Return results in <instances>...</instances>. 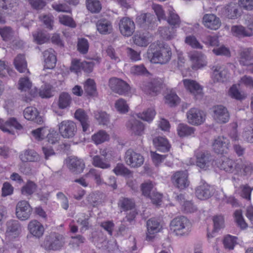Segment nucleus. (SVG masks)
Returning <instances> with one entry per match:
<instances>
[{
  "label": "nucleus",
  "mask_w": 253,
  "mask_h": 253,
  "mask_svg": "<svg viewBox=\"0 0 253 253\" xmlns=\"http://www.w3.org/2000/svg\"><path fill=\"white\" fill-rule=\"evenodd\" d=\"M65 238L63 235L53 233L45 237L43 245L46 250H59L65 245Z\"/></svg>",
  "instance_id": "nucleus-4"
},
{
  "label": "nucleus",
  "mask_w": 253,
  "mask_h": 253,
  "mask_svg": "<svg viewBox=\"0 0 253 253\" xmlns=\"http://www.w3.org/2000/svg\"><path fill=\"white\" fill-rule=\"evenodd\" d=\"M142 89L146 94L154 96L160 91L161 86L160 84L157 82H143L140 85Z\"/></svg>",
  "instance_id": "nucleus-26"
},
{
  "label": "nucleus",
  "mask_w": 253,
  "mask_h": 253,
  "mask_svg": "<svg viewBox=\"0 0 253 253\" xmlns=\"http://www.w3.org/2000/svg\"><path fill=\"white\" fill-rule=\"evenodd\" d=\"M37 185L34 182L28 181L27 183L22 187L21 193L24 195H31L35 191Z\"/></svg>",
  "instance_id": "nucleus-49"
},
{
  "label": "nucleus",
  "mask_w": 253,
  "mask_h": 253,
  "mask_svg": "<svg viewBox=\"0 0 253 253\" xmlns=\"http://www.w3.org/2000/svg\"><path fill=\"white\" fill-rule=\"evenodd\" d=\"M14 127L17 129H21L22 126L17 122L15 118H11L6 121L0 119V128L5 132L9 133H13L11 127Z\"/></svg>",
  "instance_id": "nucleus-24"
},
{
  "label": "nucleus",
  "mask_w": 253,
  "mask_h": 253,
  "mask_svg": "<svg viewBox=\"0 0 253 253\" xmlns=\"http://www.w3.org/2000/svg\"><path fill=\"white\" fill-rule=\"evenodd\" d=\"M109 135L104 130H100L91 136L92 140L96 145L100 144L109 140Z\"/></svg>",
  "instance_id": "nucleus-37"
},
{
  "label": "nucleus",
  "mask_w": 253,
  "mask_h": 253,
  "mask_svg": "<svg viewBox=\"0 0 253 253\" xmlns=\"http://www.w3.org/2000/svg\"><path fill=\"white\" fill-rule=\"evenodd\" d=\"M32 212V208L28 201L22 200L18 202L16 206V215L17 217L25 220L30 218Z\"/></svg>",
  "instance_id": "nucleus-9"
},
{
  "label": "nucleus",
  "mask_w": 253,
  "mask_h": 253,
  "mask_svg": "<svg viewBox=\"0 0 253 253\" xmlns=\"http://www.w3.org/2000/svg\"><path fill=\"white\" fill-rule=\"evenodd\" d=\"M196 165L201 169L206 170L212 165L213 156L208 151H199L195 153Z\"/></svg>",
  "instance_id": "nucleus-6"
},
{
  "label": "nucleus",
  "mask_w": 253,
  "mask_h": 253,
  "mask_svg": "<svg viewBox=\"0 0 253 253\" xmlns=\"http://www.w3.org/2000/svg\"><path fill=\"white\" fill-rule=\"evenodd\" d=\"M155 115L156 112L155 110L153 109L149 108L142 113L138 114L137 116L144 121L151 122L153 119Z\"/></svg>",
  "instance_id": "nucleus-53"
},
{
  "label": "nucleus",
  "mask_w": 253,
  "mask_h": 253,
  "mask_svg": "<svg viewBox=\"0 0 253 253\" xmlns=\"http://www.w3.org/2000/svg\"><path fill=\"white\" fill-rule=\"evenodd\" d=\"M20 158L23 162H37L40 160V156L34 150H26L21 153Z\"/></svg>",
  "instance_id": "nucleus-33"
},
{
  "label": "nucleus",
  "mask_w": 253,
  "mask_h": 253,
  "mask_svg": "<svg viewBox=\"0 0 253 253\" xmlns=\"http://www.w3.org/2000/svg\"><path fill=\"white\" fill-rule=\"evenodd\" d=\"M177 133L180 137L194 136L195 128L184 124H180L177 128Z\"/></svg>",
  "instance_id": "nucleus-36"
},
{
  "label": "nucleus",
  "mask_w": 253,
  "mask_h": 253,
  "mask_svg": "<svg viewBox=\"0 0 253 253\" xmlns=\"http://www.w3.org/2000/svg\"><path fill=\"white\" fill-rule=\"evenodd\" d=\"M102 196V193L99 192L92 193L88 196L87 200L89 204L94 207L101 203L102 200L101 197Z\"/></svg>",
  "instance_id": "nucleus-47"
},
{
  "label": "nucleus",
  "mask_w": 253,
  "mask_h": 253,
  "mask_svg": "<svg viewBox=\"0 0 253 253\" xmlns=\"http://www.w3.org/2000/svg\"><path fill=\"white\" fill-rule=\"evenodd\" d=\"M59 22L63 25L75 28L76 26L75 22L73 18L69 16L62 15L59 17Z\"/></svg>",
  "instance_id": "nucleus-59"
},
{
  "label": "nucleus",
  "mask_w": 253,
  "mask_h": 253,
  "mask_svg": "<svg viewBox=\"0 0 253 253\" xmlns=\"http://www.w3.org/2000/svg\"><path fill=\"white\" fill-rule=\"evenodd\" d=\"M221 14L230 19H236L241 15L239 5L231 2L221 9Z\"/></svg>",
  "instance_id": "nucleus-17"
},
{
  "label": "nucleus",
  "mask_w": 253,
  "mask_h": 253,
  "mask_svg": "<svg viewBox=\"0 0 253 253\" xmlns=\"http://www.w3.org/2000/svg\"><path fill=\"white\" fill-rule=\"evenodd\" d=\"M94 117L100 125H107L109 123V116L105 112H96L94 114Z\"/></svg>",
  "instance_id": "nucleus-54"
},
{
  "label": "nucleus",
  "mask_w": 253,
  "mask_h": 253,
  "mask_svg": "<svg viewBox=\"0 0 253 253\" xmlns=\"http://www.w3.org/2000/svg\"><path fill=\"white\" fill-rule=\"evenodd\" d=\"M115 107L121 113L125 114L128 111V106L126 101L123 98H120L116 101Z\"/></svg>",
  "instance_id": "nucleus-55"
},
{
  "label": "nucleus",
  "mask_w": 253,
  "mask_h": 253,
  "mask_svg": "<svg viewBox=\"0 0 253 253\" xmlns=\"http://www.w3.org/2000/svg\"><path fill=\"white\" fill-rule=\"evenodd\" d=\"M118 204L119 207L124 211L132 210L135 207V203L132 200L125 197H121Z\"/></svg>",
  "instance_id": "nucleus-38"
},
{
  "label": "nucleus",
  "mask_w": 253,
  "mask_h": 253,
  "mask_svg": "<svg viewBox=\"0 0 253 253\" xmlns=\"http://www.w3.org/2000/svg\"><path fill=\"white\" fill-rule=\"evenodd\" d=\"M188 122L193 125L198 126L205 120L206 115L203 111L195 108L190 109L186 113Z\"/></svg>",
  "instance_id": "nucleus-12"
},
{
  "label": "nucleus",
  "mask_w": 253,
  "mask_h": 253,
  "mask_svg": "<svg viewBox=\"0 0 253 253\" xmlns=\"http://www.w3.org/2000/svg\"><path fill=\"white\" fill-rule=\"evenodd\" d=\"M252 49L244 48L240 53V63L243 66H249L252 64L251 56Z\"/></svg>",
  "instance_id": "nucleus-34"
},
{
  "label": "nucleus",
  "mask_w": 253,
  "mask_h": 253,
  "mask_svg": "<svg viewBox=\"0 0 253 253\" xmlns=\"http://www.w3.org/2000/svg\"><path fill=\"white\" fill-rule=\"evenodd\" d=\"M43 56L44 61V70L53 69L57 61L55 51L52 48H49L43 52Z\"/></svg>",
  "instance_id": "nucleus-20"
},
{
  "label": "nucleus",
  "mask_w": 253,
  "mask_h": 253,
  "mask_svg": "<svg viewBox=\"0 0 253 253\" xmlns=\"http://www.w3.org/2000/svg\"><path fill=\"white\" fill-rule=\"evenodd\" d=\"M212 220L213 222V229L211 234L210 233L207 234V237L209 239L213 237L214 233L218 232L220 229L223 228L224 226V220L222 215L214 216L213 217Z\"/></svg>",
  "instance_id": "nucleus-35"
},
{
  "label": "nucleus",
  "mask_w": 253,
  "mask_h": 253,
  "mask_svg": "<svg viewBox=\"0 0 253 253\" xmlns=\"http://www.w3.org/2000/svg\"><path fill=\"white\" fill-rule=\"evenodd\" d=\"M185 88L188 90L196 100H200L203 96V88L196 81L190 79L182 80Z\"/></svg>",
  "instance_id": "nucleus-7"
},
{
  "label": "nucleus",
  "mask_w": 253,
  "mask_h": 253,
  "mask_svg": "<svg viewBox=\"0 0 253 253\" xmlns=\"http://www.w3.org/2000/svg\"><path fill=\"white\" fill-rule=\"evenodd\" d=\"M159 33L164 39L167 40L172 39L175 36L173 29H170L169 27H160Z\"/></svg>",
  "instance_id": "nucleus-48"
},
{
  "label": "nucleus",
  "mask_w": 253,
  "mask_h": 253,
  "mask_svg": "<svg viewBox=\"0 0 253 253\" xmlns=\"http://www.w3.org/2000/svg\"><path fill=\"white\" fill-rule=\"evenodd\" d=\"M134 43L140 46H146L148 44V38L143 34H136L133 37Z\"/></svg>",
  "instance_id": "nucleus-51"
},
{
  "label": "nucleus",
  "mask_w": 253,
  "mask_h": 253,
  "mask_svg": "<svg viewBox=\"0 0 253 253\" xmlns=\"http://www.w3.org/2000/svg\"><path fill=\"white\" fill-rule=\"evenodd\" d=\"M23 115L26 119L37 124H41L43 122L42 118L39 115V112L35 107H27L23 112Z\"/></svg>",
  "instance_id": "nucleus-25"
},
{
  "label": "nucleus",
  "mask_w": 253,
  "mask_h": 253,
  "mask_svg": "<svg viewBox=\"0 0 253 253\" xmlns=\"http://www.w3.org/2000/svg\"><path fill=\"white\" fill-rule=\"evenodd\" d=\"M78 50L83 54H85L88 50V42L86 39L82 38L79 39L78 42Z\"/></svg>",
  "instance_id": "nucleus-64"
},
{
  "label": "nucleus",
  "mask_w": 253,
  "mask_h": 253,
  "mask_svg": "<svg viewBox=\"0 0 253 253\" xmlns=\"http://www.w3.org/2000/svg\"><path fill=\"white\" fill-rule=\"evenodd\" d=\"M75 117L80 122L83 131L86 132L90 125L88 117L84 110L82 109L77 110L75 113Z\"/></svg>",
  "instance_id": "nucleus-30"
},
{
  "label": "nucleus",
  "mask_w": 253,
  "mask_h": 253,
  "mask_svg": "<svg viewBox=\"0 0 253 253\" xmlns=\"http://www.w3.org/2000/svg\"><path fill=\"white\" fill-rule=\"evenodd\" d=\"M125 160L127 165L133 168L140 167L144 162V158L132 149H128L125 154Z\"/></svg>",
  "instance_id": "nucleus-11"
},
{
  "label": "nucleus",
  "mask_w": 253,
  "mask_h": 253,
  "mask_svg": "<svg viewBox=\"0 0 253 253\" xmlns=\"http://www.w3.org/2000/svg\"><path fill=\"white\" fill-rule=\"evenodd\" d=\"M253 25L250 24L247 28L242 25H234L231 29L233 35L238 37H250L252 36V29Z\"/></svg>",
  "instance_id": "nucleus-23"
},
{
  "label": "nucleus",
  "mask_w": 253,
  "mask_h": 253,
  "mask_svg": "<svg viewBox=\"0 0 253 253\" xmlns=\"http://www.w3.org/2000/svg\"><path fill=\"white\" fill-rule=\"evenodd\" d=\"M213 71V78L219 82H224L227 79V70L223 66L216 65L211 68Z\"/></svg>",
  "instance_id": "nucleus-29"
},
{
  "label": "nucleus",
  "mask_w": 253,
  "mask_h": 253,
  "mask_svg": "<svg viewBox=\"0 0 253 253\" xmlns=\"http://www.w3.org/2000/svg\"><path fill=\"white\" fill-rule=\"evenodd\" d=\"M14 32L10 27H0V35L2 39L5 41L11 40L13 36Z\"/></svg>",
  "instance_id": "nucleus-52"
},
{
  "label": "nucleus",
  "mask_w": 253,
  "mask_h": 253,
  "mask_svg": "<svg viewBox=\"0 0 253 253\" xmlns=\"http://www.w3.org/2000/svg\"><path fill=\"white\" fill-rule=\"evenodd\" d=\"M153 142L158 150L160 151L167 152L170 149V145L165 138L160 136L156 137L153 139Z\"/></svg>",
  "instance_id": "nucleus-32"
},
{
  "label": "nucleus",
  "mask_w": 253,
  "mask_h": 253,
  "mask_svg": "<svg viewBox=\"0 0 253 253\" xmlns=\"http://www.w3.org/2000/svg\"><path fill=\"white\" fill-rule=\"evenodd\" d=\"M147 228L146 240L150 241L155 237L156 234L161 231L162 225L158 219L151 218L147 221Z\"/></svg>",
  "instance_id": "nucleus-15"
},
{
  "label": "nucleus",
  "mask_w": 253,
  "mask_h": 253,
  "mask_svg": "<svg viewBox=\"0 0 253 253\" xmlns=\"http://www.w3.org/2000/svg\"><path fill=\"white\" fill-rule=\"evenodd\" d=\"M213 194V188L204 181H201L200 184L195 190L196 196L198 199L202 200L210 198Z\"/></svg>",
  "instance_id": "nucleus-14"
},
{
  "label": "nucleus",
  "mask_w": 253,
  "mask_h": 253,
  "mask_svg": "<svg viewBox=\"0 0 253 253\" xmlns=\"http://www.w3.org/2000/svg\"><path fill=\"white\" fill-rule=\"evenodd\" d=\"M109 85L113 91L120 95H126L130 90V86L128 84L115 77L110 79Z\"/></svg>",
  "instance_id": "nucleus-8"
},
{
  "label": "nucleus",
  "mask_w": 253,
  "mask_h": 253,
  "mask_svg": "<svg viewBox=\"0 0 253 253\" xmlns=\"http://www.w3.org/2000/svg\"><path fill=\"white\" fill-rule=\"evenodd\" d=\"M148 54L149 57H151V62L161 64L168 63L171 56L170 47L163 43L151 44L149 47Z\"/></svg>",
  "instance_id": "nucleus-2"
},
{
  "label": "nucleus",
  "mask_w": 253,
  "mask_h": 253,
  "mask_svg": "<svg viewBox=\"0 0 253 253\" xmlns=\"http://www.w3.org/2000/svg\"><path fill=\"white\" fill-rule=\"evenodd\" d=\"M58 126L60 135L64 138H73L77 131L76 124L70 120L62 121L58 124Z\"/></svg>",
  "instance_id": "nucleus-5"
},
{
  "label": "nucleus",
  "mask_w": 253,
  "mask_h": 253,
  "mask_svg": "<svg viewBox=\"0 0 253 253\" xmlns=\"http://www.w3.org/2000/svg\"><path fill=\"white\" fill-rule=\"evenodd\" d=\"M48 131L45 128L42 127L32 130V134L35 139L38 140H41L44 138L46 134V131Z\"/></svg>",
  "instance_id": "nucleus-62"
},
{
  "label": "nucleus",
  "mask_w": 253,
  "mask_h": 253,
  "mask_svg": "<svg viewBox=\"0 0 253 253\" xmlns=\"http://www.w3.org/2000/svg\"><path fill=\"white\" fill-rule=\"evenodd\" d=\"M237 244V238L231 235H227L223 240L224 247L229 250H233Z\"/></svg>",
  "instance_id": "nucleus-56"
},
{
  "label": "nucleus",
  "mask_w": 253,
  "mask_h": 253,
  "mask_svg": "<svg viewBox=\"0 0 253 253\" xmlns=\"http://www.w3.org/2000/svg\"><path fill=\"white\" fill-rule=\"evenodd\" d=\"M92 164L94 167L102 169H108L111 167L110 164L107 161L103 159L98 155L94 156L92 158Z\"/></svg>",
  "instance_id": "nucleus-44"
},
{
  "label": "nucleus",
  "mask_w": 253,
  "mask_h": 253,
  "mask_svg": "<svg viewBox=\"0 0 253 253\" xmlns=\"http://www.w3.org/2000/svg\"><path fill=\"white\" fill-rule=\"evenodd\" d=\"M96 27L98 32L102 35H107L112 31V23L106 18H101L96 23Z\"/></svg>",
  "instance_id": "nucleus-27"
},
{
  "label": "nucleus",
  "mask_w": 253,
  "mask_h": 253,
  "mask_svg": "<svg viewBox=\"0 0 253 253\" xmlns=\"http://www.w3.org/2000/svg\"><path fill=\"white\" fill-rule=\"evenodd\" d=\"M14 64L16 69L20 73H24L27 70V62L24 55H18L14 60Z\"/></svg>",
  "instance_id": "nucleus-40"
},
{
  "label": "nucleus",
  "mask_w": 253,
  "mask_h": 253,
  "mask_svg": "<svg viewBox=\"0 0 253 253\" xmlns=\"http://www.w3.org/2000/svg\"><path fill=\"white\" fill-rule=\"evenodd\" d=\"M86 176L92 178L97 185H101L104 183L101 177V171L94 169H91L86 173Z\"/></svg>",
  "instance_id": "nucleus-46"
},
{
  "label": "nucleus",
  "mask_w": 253,
  "mask_h": 253,
  "mask_svg": "<svg viewBox=\"0 0 253 253\" xmlns=\"http://www.w3.org/2000/svg\"><path fill=\"white\" fill-rule=\"evenodd\" d=\"M171 180L174 186L180 190L185 189L189 184L186 171L176 172L172 176Z\"/></svg>",
  "instance_id": "nucleus-16"
},
{
  "label": "nucleus",
  "mask_w": 253,
  "mask_h": 253,
  "mask_svg": "<svg viewBox=\"0 0 253 253\" xmlns=\"http://www.w3.org/2000/svg\"><path fill=\"white\" fill-rule=\"evenodd\" d=\"M234 217L235 221L238 226L240 227L242 229H245L247 227V223L243 217L242 212L241 210H236L235 211Z\"/></svg>",
  "instance_id": "nucleus-58"
},
{
  "label": "nucleus",
  "mask_w": 253,
  "mask_h": 253,
  "mask_svg": "<svg viewBox=\"0 0 253 253\" xmlns=\"http://www.w3.org/2000/svg\"><path fill=\"white\" fill-rule=\"evenodd\" d=\"M203 23L208 29L216 30L221 26L220 19L213 14H206L203 17Z\"/></svg>",
  "instance_id": "nucleus-18"
},
{
  "label": "nucleus",
  "mask_w": 253,
  "mask_h": 253,
  "mask_svg": "<svg viewBox=\"0 0 253 253\" xmlns=\"http://www.w3.org/2000/svg\"><path fill=\"white\" fill-rule=\"evenodd\" d=\"M168 22L169 25L176 28L179 26L180 21L178 15L172 11L169 12Z\"/></svg>",
  "instance_id": "nucleus-60"
},
{
  "label": "nucleus",
  "mask_w": 253,
  "mask_h": 253,
  "mask_svg": "<svg viewBox=\"0 0 253 253\" xmlns=\"http://www.w3.org/2000/svg\"><path fill=\"white\" fill-rule=\"evenodd\" d=\"M28 229L30 233L37 238L42 237L44 231L42 223L36 220H32L29 223Z\"/></svg>",
  "instance_id": "nucleus-28"
},
{
  "label": "nucleus",
  "mask_w": 253,
  "mask_h": 253,
  "mask_svg": "<svg viewBox=\"0 0 253 253\" xmlns=\"http://www.w3.org/2000/svg\"><path fill=\"white\" fill-rule=\"evenodd\" d=\"M87 9L91 13H99L102 8V5L98 0H86Z\"/></svg>",
  "instance_id": "nucleus-41"
},
{
  "label": "nucleus",
  "mask_w": 253,
  "mask_h": 253,
  "mask_svg": "<svg viewBox=\"0 0 253 253\" xmlns=\"http://www.w3.org/2000/svg\"><path fill=\"white\" fill-rule=\"evenodd\" d=\"M229 95L232 98L238 100H242L246 97V94L242 91H240L238 86L236 84H233L229 89Z\"/></svg>",
  "instance_id": "nucleus-43"
},
{
  "label": "nucleus",
  "mask_w": 253,
  "mask_h": 253,
  "mask_svg": "<svg viewBox=\"0 0 253 253\" xmlns=\"http://www.w3.org/2000/svg\"><path fill=\"white\" fill-rule=\"evenodd\" d=\"M218 167L226 172L247 174L252 169V166L247 162L240 160L237 162L227 157H223L219 162Z\"/></svg>",
  "instance_id": "nucleus-1"
},
{
  "label": "nucleus",
  "mask_w": 253,
  "mask_h": 253,
  "mask_svg": "<svg viewBox=\"0 0 253 253\" xmlns=\"http://www.w3.org/2000/svg\"><path fill=\"white\" fill-rule=\"evenodd\" d=\"M31 86L32 83L28 78H24L20 79L18 88L22 91H29Z\"/></svg>",
  "instance_id": "nucleus-63"
},
{
  "label": "nucleus",
  "mask_w": 253,
  "mask_h": 253,
  "mask_svg": "<svg viewBox=\"0 0 253 253\" xmlns=\"http://www.w3.org/2000/svg\"><path fill=\"white\" fill-rule=\"evenodd\" d=\"M213 113V118L218 123L224 124L229 120V113L227 108L223 105H219L214 106Z\"/></svg>",
  "instance_id": "nucleus-13"
},
{
  "label": "nucleus",
  "mask_w": 253,
  "mask_h": 253,
  "mask_svg": "<svg viewBox=\"0 0 253 253\" xmlns=\"http://www.w3.org/2000/svg\"><path fill=\"white\" fill-rule=\"evenodd\" d=\"M39 94L42 98H50L53 95L52 92V86L49 84H44L40 90Z\"/></svg>",
  "instance_id": "nucleus-57"
},
{
  "label": "nucleus",
  "mask_w": 253,
  "mask_h": 253,
  "mask_svg": "<svg viewBox=\"0 0 253 253\" xmlns=\"http://www.w3.org/2000/svg\"><path fill=\"white\" fill-rule=\"evenodd\" d=\"M116 175H127L130 173V171L122 164H118L113 169Z\"/></svg>",
  "instance_id": "nucleus-61"
},
{
  "label": "nucleus",
  "mask_w": 253,
  "mask_h": 253,
  "mask_svg": "<svg viewBox=\"0 0 253 253\" xmlns=\"http://www.w3.org/2000/svg\"><path fill=\"white\" fill-rule=\"evenodd\" d=\"M21 226L18 220H10L6 223V236L10 239L15 238L20 234Z\"/></svg>",
  "instance_id": "nucleus-19"
},
{
  "label": "nucleus",
  "mask_w": 253,
  "mask_h": 253,
  "mask_svg": "<svg viewBox=\"0 0 253 253\" xmlns=\"http://www.w3.org/2000/svg\"><path fill=\"white\" fill-rule=\"evenodd\" d=\"M165 103L170 107L176 106L179 103V97L173 92H170L165 96Z\"/></svg>",
  "instance_id": "nucleus-50"
},
{
  "label": "nucleus",
  "mask_w": 253,
  "mask_h": 253,
  "mask_svg": "<svg viewBox=\"0 0 253 253\" xmlns=\"http://www.w3.org/2000/svg\"><path fill=\"white\" fill-rule=\"evenodd\" d=\"M84 163L82 160L75 157L69 158L68 167L72 173L74 174L82 173L84 169Z\"/></svg>",
  "instance_id": "nucleus-21"
},
{
  "label": "nucleus",
  "mask_w": 253,
  "mask_h": 253,
  "mask_svg": "<svg viewBox=\"0 0 253 253\" xmlns=\"http://www.w3.org/2000/svg\"><path fill=\"white\" fill-rule=\"evenodd\" d=\"M84 90L87 95L95 96L96 94L95 83L93 80L87 79L84 84Z\"/></svg>",
  "instance_id": "nucleus-45"
},
{
  "label": "nucleus",
  "mask_w": 253,
  "mask_h": 253,
  "mask_svg": "<svg viewBox=\"0 0 253 253\" xmlns=\"http://www.w3.org/2000/svg\"><path fill=\"white\" fill-rule=\"evenodd\" d=\"M228 144V140L226 138L218 137L214 140L212 144L213 150L217 154L226 153Z\"/></svg>",
  "instance_id": "nucleus-22"
},
{
  "label": "nucleus",
  "mask_w": 253,
  "mask_h": 253,
  "mask_svg": "<svg viewBox=\"0 0 253 253\" xmlns=\"http://www.w3.org/2000/svg\"><path fill=\"white\" fill-rule=\"evenodd\" d=\"M119 26L121 33L124 37H130L135 31L134 22L129 17L122 18L119 22Z\"/></svg>",
  "instance_id": "nucleus-10"
},
{
  "label": "nucleus",
  "mask_w": 253,
  "mask_h": 253,
  "mask_svg": "<svg viewBox=\"0 0 253 253\" xmlns=\"http://www.w3.org/2000/svg\"><path fill=\"white\" fill-rule=\"evenodd\" d=\"M72 102L71 96L66 92H62L59 96L58 106L60 109H64L68 107Z\"/></svg>",
  "instance_id": "nucleus-39"
},
{
  "label": "nucleus",
  "mask_w": 253,
  "mask_h": 253,
  "mask_svg": "<svg viewBox=\"0 0 253 253\" xmlns=\"http://www.w3.org/2000/svg\"><path fill=\"white\" fill-rule=\"evenodd\" d=\"M170 227L176 235L186 236L191 231V224L186 217L180 216L176 217L171 220Z\"/></svg>",
  "instance_id": "nucleus-3"
},
{
  "label": "nucleus",
  "mask_w": 253,
  "mask_h": 253,
  "mask_svg": "<svg viewBox=\"0 0 253 253\" xmlns=\"http://www.w3.org/2000/svg\"><path fill=\"white\" fill-rule=\"evenodd\" d=\"M154 19V16L149 13L141 14L137 17L136 22L141 27H146L151 24Z\"/></svg>",
  "instance_id": "nucleus-42"
},
{
  "label": "nucleus",
  "mask_w": 253,
  "mask_h": 253,
  "mask_svg": "<svg viewBox=\"0 0 253 253\" xmlns=\"http://www.w3.org/2000/svg\"><path fill=\"white\" fill-rule=\"evenodd\" d=\"M127 128L130 132L134 135H140L144 129V126L141 122L135 119H131L128 121Z\"/></svg>",
  "instance_id": "nucleus-31"
}]
</instances>
